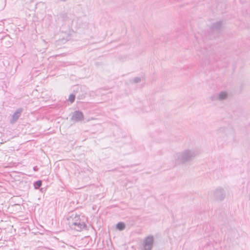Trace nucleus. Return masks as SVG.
Masks as SVG:
<instances>
[{"label":"nucleus","instance_id":"1","mask_svg":"<svg viewBox=\"0 0 250 250\" xmlns=\"http://www.w3.org/2000/svg\"><path fill=\"white\" fill-rule=\"evenodd\" d=\"M197 153L193 149H186L176 154L175 158L179 163H185L190 161L196 156Z\"/></svg>","mask_w":250,"mask_h":250},{"label":"nucleus","instance_id":"2","mask_svg":"<svg viewBox=\"0 0 250 250\" xmlns=\"http://www.w3.org/2000/svg\"><path fill=\"white\" fill-rule=\"evenodd\" d=\"M154 242L153 236L149 235L145 238L143 246V250H152Z\"/></svg>","mask_w":250,"mask_h":250},{"label":"nucleus","instance_id":"3","mask_svg":"<svg viewBox=\"0 0 250 250\" xmlns=\"http://www.w3.org/2000/svg\"><path fill=\"white\" fill-rule=\"evenodd\" d=\"M68 224L72 229L78 231H81L83 229L86 228V225L83 221L79 222H68Z\"/></svg>","mask_w":250,"mask_h":250},{"label":"nucleus","instance_id":"4","mask_svg":"<svg viewBox=\"0 0 250 250\" xmlns=\"http://www.w3.org/2000/svg\"><path fill=\"white\" fill-rule=\"evenodd\" d=\"M213 196L216 200L222 201L225 198L226 193L223 188H218L214 191Z\"/></svg>","mask_w":250,"mask_h":250},{"label":"nucleus","instance_id":"5","mask_svg":"<svg viewBox=\"0 0 250 250\" xmlns=\"http://www.w3.org/2000/svg\"><path fill=\"white\" fill-rule=\"evenodd\" d=\"M84 119V115L83 112L80 110L75 111L71 117V120L79 122L83 121Z\"/></svg>","mask_w":250,"mask_h":250},{"label":"nucleus","instance_id":"6","mask_svg":"<svg viewBox=\"0 0 250 250\" xmlns=\"http://www.w3.org/2000/svg\"><path fill=\"white\" fill-rule=\"evenodd\" d=\"M228 96V93L226 91H221L216 95L212 96L210 99L212 101L218 100L219 101H223L226 100Z\"/></svg>","mask_w":250,"mask_h":250},{"label":"nucleus","instance_id":"7","mask_svg":"<svg viewBox=\"0 0 250 250\" xmlns=\"http://www.w3.org/2000/svg\"><path fill=\"white\" fill-rule=\"evenodd\" d=\"M23 109L22 108H19L13 114L12 118L10 121L11 123L14 124L17 121L21 116Z\"/></svg>","mask_w":250,"mask_h":250},{"label":"nucleus","instance_id":"8","mask_svg":"<svg viewBox=\"0 0 250 250\" xmlns=\"http://www.w3.org/2000/svg\"><path fill=\"white\" fill-rule=\"evenodd\" d=\"M232 132L229 128L226 127H220L218 130V134L220 136H223L224 135H228L229 132Z\"/></svg>","mask_w":250,"mask_h":250},{"label":"nucleus","instance_id":"9","mask_svg":"<svg viewBox=\"0 0 250 250\" xmlns=\"http://www.w3.org/2000/svg\"><path fill=\"white\" fill-rule=\"evenodd\" d=\"M68 222H79L82 221L80 219V216L79 215L75 214L74 215L73 214L71 216L67 218Z\"/></svg>","mask_w":250,"mask_h":250},{"label":"nucleus","instance_id":"10","mask_svg":"<svg viewBox=\"0 0 250 250\" xmlns=\"http://www.w3.org/2000/svg\"><path fill=\"white\" fill-rule=\"evenodd\" d=\"M222 22L221 21H217L212 24L211 26L212 31H218L221 28Z\"/></svg>","mask_w":250,"mask_h":250},{"label":"nucleus","instance_id":"11","mask_svg":"<svg viewBox=\"0 0 250 250\" xmlns=\"http://www.w3.org/2000/svg\"><path fill=\"white\" fill-rule=\"evenodd\" d=\"M125 225L124 222H120L116 225V229L122 231L125 229Z\"/></svg>","mask_w":250,"mask_h":250},{"label":"nucleus","instance_id":"12","mask_svg":"<svg viewBox=\"0 0 250 250\" xmlns=\"http://www.w3.org/2000/svg\"><path fill=\"white\" fill-rule=\"evenodd\" d=\"M59 16L62 21H66L68 19V14L65 12L61 13Z\"/></svg>","mask_w":250,"mask_h":250},{"label":"nucleus","instance_id":"13","mask_svg":"<svg viewBox=\"0 0 250 250\" xmlns=\"http://www.w3.org/2000/svg\"><path fill=\"white\" fill-rule=\"evenodd\" d=\"M42 185V181L40 180L36 181L34 183V188L36 189H39Z\"/></svg>","mask_w":250,"mask_h":250},{"label":"nucleus","instance_id":"14","mask_svg":"<svg viewBox=\"0 0 250 250\" xmlns=\"http://www.w3.org/2000/svg\"><path fill=\"white\" fill-rule=\"evenodd\" d=\"M75 98H76V95L73 94H71L69 96L68 100L71 103H73L74 102Z\"/></svg>","mask_w":250,"mask_h":250},{"label":"nucleus","instance_id":"15","mask_svg":"<svg viewBox=\"0 0 250 250\" xmlns=\"http://www.w3.org/2000/svg\"><path fill=\"white\" fill-rule=\"evenodd\" d=\"M141 81V79L140 77H135L133 79V82L134 83H138Z\"/></svg>","mask_w":250,"mask_h":250},{"label":"nucleus","instance_id":"16","mask_svg":"<svg viewBox=\"0 0 250 250\" xmlns=\"http://www.w3.org/2000/svg\"><path fill=\"white\" fill-rule=\"evenodd\" d=\"M84 96L83 95H77V97L78 99H83V98L84 97Z\"/></svg>","mask_w":250,"mask_h":250},{"label":"nucleus","instance_id":"17","mask_svg":"<svg viewBox=\"0 0 250 250\" xmlns=\"http://www.w3.org/2000/svg\"><path fill=\"white\" fill-rule=\"evenodd\" d=\"M33 170L35 171H38L39 170V168L37 166H35L33 167Z\"/></svg>","mask_w":250,"mask_h":250},{"label":"nucleus","instance_id":"18","mask_svg":"<svg viewBox=\"0 0 250 250\" xmlns=\"http://www.w3.org/2000/svg\"><path fill=\"white\" fill-rule=\"evenodd\" d=\"M62 1L65 2L67 0H60Z\"/></svg>","mask_w":250,"mask_h":250}]
</instances>
